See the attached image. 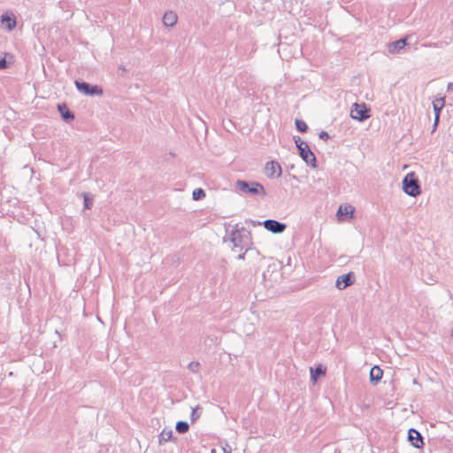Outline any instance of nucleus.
Masks as SVG:
<instances>
[{
  "instance_id": "1",
  "label": "nucleus",
  "mask_w": 453,
  "mask_h": 453,
  "mask_svg": "<svg viewBox=\"0 0 453 453\" xmlns=\"http://www.w3.org/2000/svg\"><path fill=\"white\" fill-rule=\"evenodd\" d=\"M226 242L233 244L232 250L234 251H248L252 246L250 232L245 227H238V226L224 238V242Z\"/></svg>"
},
{
  "instance_id": "2",
  "label": "nucleus",
  "mask_w": 453,
  "mask_h": 453,
  "mask_svg": "<svg viewBox=\"0 0 453 453\" xmlns=\"http://www.w3.org/2000/svg\"><path fill=\"white\" fill-rule=\"evenodd\" d=\"M235 187L243 194L260 196H266L264 186L257 181L248 182L242 180H238L235 183Z\"/></svg>"
},
{
  "instance_id": "3",
  "label": "nucleus",
  "mask_w": 453,
  "mask_h": 453,
  "mask_svg": "<svg viewBox=\"0 0 453 453\" xmlns=\"http://www.w3.org/2000/svg\"><path fill=\"white\" fill-rule=\"evenodd\" d=\"M403 191L413 197L421 193V188L414 173H409L403 180Z\"/></svg>"
},
{
  "instance_id": "4",
  "label": "nucleus",
  "mask_w": 453,
  "mask_h": 453,
  "mask_svg": "<svg viewBox=\"0 0 453 453\" xmlns=\"http://www.w3.org/2000/svg\"><path fill=\"white\" fill-rule=\"evenodd\" d=\"M369 111L365 104L355 103L350 111V117L362 122L370 118Z\"/></svg>"
},
{
  "instance_id": "5",
  "label": "nucleus",
  "mask_w": 453,
  "mask_h": 453,
  "mask_svg": "<svg viewBox=\"0 0 453 453\" xmlns=\"http://www.w3.org/2000/svg\"><path fill=\"white\" fill-rule=\"evenodd\" d=\"M298 150L300 157L307 165H310L313 168L317 167L316 157L311 150L307 142H300Z\"/></svg>"
},
{
  "instance_id": "6",
  "label": "nucleus",
  "mask_w": 453,
  "mask_h": 453,
  "mask_svg": "<svg viewBox=\"0 0 453 453\" xmlns=\"http://www.w3.org/2000/svg\"><path fill=\"white\" fill-rule=\"evenodd\" d=\"M77 89L87 96H102L103 89L97 85H90L85 81H75Z\"/></svg>"
},
{
  "instance_id": "7",
  "label": "nucleus",
  "mask_w": 453,
  "mask_h": 453,
  "mask_svg": "<svg viewBox=\"0 0 453 453\" xmlns=\"http://www.w3.org/2000/svg\"><path fill=\"white\" fill-rule=\"evenodd\" d=\"M265 228L273 234H281L286 228L287 225L281 222H279L274 219H266L263 222Z\"/></svg>"
},
{
  "instance_id": "8",
  "label": "nucleus",
  "mask_w": 453,
  "mask_h": 453,
  "mask_svg": "<svg viewBox=\"0 0 453 453\" xmlns=\"http://www.w3.org/2000/svg\"><path fill=\"white\" fill-rule=\"evenodd\" d=\"M265 172L266 176L271 179L279 178L282 173L281 166L276 161L266 163Z\"/></svg>"
},
{
  "instance_id": "9",
  "label": "nucleus",
  "mask_w": 453,
  "mask_h": 453,
  "mask_svg": "<svg viewBox=\"0 0 453 453\" xmlns=\"http://www.w3.org/2000/svg\"><path fill=\"white\" fill-rule=\"evenodd\" d=\"M408 438L412 446L417 449H421L424 445L423 438L418 431L411 428L408 433Z\"/></svg>"
},
{
  "instance_id": "10",
  "label": "nucleus",
  "mask_w": 453,
  "mask_h": 453,
  "mask_svg": "<svg viewBox=\"0 0 453 453\" xmlns=\"http://www.w3.org/2000/svg\"><path fill=\"white\" fill-rule=\"evenodd\" d=\"M354 275L352 273L342 274L336 280L335 286L338 289L342 290L353 283Z\"/></svg>"
},
{
  "instance_id": "11",
  "label": "nucleus",
  "mask_w": 453,
  "mask_h": 453,
  "mask_svg": "<svg viewBox=\"0 0 453 453\" xmlns=\"http://www.w3.org/2000/svg\"><path fill=\"white\" fill-rule=\"evenodd\" d=\"M445 104L444 97H440L433 102V108L435 114L434 118V127L437 126L440 118V112Z\"/></svg>"
},
{
  "instance_id": "12",
  "label": "nucleus",
  "mask_w": 453,
  "mask_h": 453,
  "mask_svg": "<svg viewBox=\"0 0 453 453\" xmlns=\"http://www.w3.org/2000/svg\"><path fill=\"white\" fill-rule=\"evenodd\" d=\"M58 110L65 121L71 122L74 119V114L68 109L65 104H58Z\"/></svg>"
},
{
  "instance_id": "13",
  "label": "nucleus",
  "mask_w": 453,
  "mask_h": 453,
  "mask_svg": "<svg viewBox=\"0 0 453 453\" xmlns=\"http://www.w3.org/2000/svg\"><path fill=\"white\" fill-rule=\"evenodd\" d=\"M407 44L406 39H400L388 44V52L390 54L398 53Z\"/></svg>"
},
{
  "instance_id": "14",
  "label": "nucleus",
  "mask_w": 453,
  "mask_h": 453,
  "mask_svg": "<svg viewBox=\"0 0 453 453\" xmlns=\"http://www.w3.org/2000/svg\"><path fill=\"white\" fill-rule=\"evenodd\" d=\"M383 376V371L378 366L374 365L370 371V381L372 384H377Z\"/></svg>"
},
{
  "instance_id": "15",
  "label": "nucleus",
  "mask_w": 453,
  "mask_h": 453,
  "mask_svg": "<svg viewBox=\"0 0 453 453\" xmlns=\"http://www.w3.org/2000/svg\"><path fill=\"white\" fill-rule=\"evenodd\" d=\"M1 22L6 27L7 30L12 31L16 27V19L8 14L1 16Z\"/></svg>"
},
{
  "instance_id": "16",
  "label": "nucleus",
  "mask_w": 453,
  "mask_h": 453,
  "mask_svg": "<svg viewBox=\"0 0 453 453\" xmlns=\"http://www.w3.org/2000/svg\"><path fill=\"white\" fill-rule=\"evenodd\" d=\"M177 15L173 12H165L163 17V23L166 27H173L177 22Z\"/></svg>"
},
{
  "instance_id": "17",
  "label": "nucleus",
  "mask_w": 453,
  "mask_h": 453,
  "mask_svg": "<svg viewBox=\"0 0 453 453\" xmlns=\"http://www.w3.org/2000/svg\"><path fill=\"white\" fill-rule=\"evenodd\" d=\"M310 372H311V378L313 380V383H316L318 378L326 373V368L320 365H318L316 368L311 367Z\"/></svg>"
},
{
  "instance_id": "18",
  "label": "nucleus",
  "mask_w": 453,
  "mask_h": 453,
  "mask_svg": "<svg viewBox=\"0 0 453 453\" xmlns=\"http://www.w3.org/2000/svg\"><path fill=\"white\" fill-rule=\"evenodd\" d=\"M173 437V430L169 429H164L161 434H159L158 441L159 444H163L164 442H166L170 441Z\"/></svg>"
},
{
  "instance_id": "19",
  "label": "nucleus",
  "mask_w": 453,
  "mask_h": 453,
  "mask_svg": "<svg viewBox=\"0 0 453 453\" xmlns=\"http://www.w3.org/2000/svg\"><path fill=\"white\" fill-rule=\"evenodd\" d=\"M175 428L178 433L185 434L188 431L189 425L186 421H178Z\"/></svg>"
},
{
  "instance_id": "20",
  "label": "nucleus",
  "mask_w": 453,
  "mask_h": 453,
  "mask_svg": "<svg viewBox=\"0 0 453 453\" xmlns=\"http://www.w3.org/2000/svg\"><path fill=\"white\" fill-rule=\"evenodd\" d=\"M354 212V209L349 205V206H340L338 211H337V214L339 216V218H342L343 215H348V214H350L352 216Z\"/></svg>"
},
{
  "instance_id": "21",
  "label": "nucleus",
  "mask_w": 453,
  "mask_h": 453,
  "mask_svg": "<svg viewBox=\"0 0 453 453\" xmlns=\"http://www.w3.org/2000/svg\"><path fill=\"white\" fill-rule=\"evenodd\" d=\"M205 196V192L203 188H196L192 193V197L194 200H201Z\"/></svg>"
},
{
  "instance_id": "22",
  "label": "nucleus",
  "mask_w": 453,
  "mask_h": 453,
  "mask_svg": "<svg viewBox=\"0 0 453 453\" xmlns=\"http://www.w3.org/2000/svg\"><path fill=\"white\" fill-rule=\"evenodd\" d=\"M296 127L299 132H305L308 128L307 124L301 119H296Z\"/></svg>"
},
{
  "instance_id": "23",
  "label": "nucleus",
  "mask_w": 453,
  "mask_h": 453,
  "mask_svg": "<svg viewBox=\"0 0 453 453\" xmlns=\"http://www.w3.org/2000/svg\"><path fill=\"white\" fill-rule=\"evenodd\" d=\"M188 368L191 372L197 373L200 368V364L199 362L192 361L188 364Z\"/></svg>"
},
{
  "instance_id": "24",
  "label": "nucleus",
  "mask_w": 453,
  "mask_h": 453,
  "mask_svg": "<svg viewBox=\"0 0 453 453\" xmlns=\"http://www.w3.org/2000/svg\"><path fill=\"white\" fill-rule=\"evenodd\" d=\"M201 415V411H199V408L193 409L191 412V420L192 422L196 421Z\"/></svg>"
},
{
  "instance_id": "25",
  "label": "nucleus",
  "mask_w": 453,
  "mask_h": 453,
  "mask_svg": "<svg viewBox=\"0 0 453 453\" xmlns=\"http://www.w3.org/2000/svg\"><path fill=\"white\" fill-rule=\"evenodd\" d=\"M92 204H93L92 200L90 198H88L87 195H84V206H85V208L86 209H90Z\"/></svg>"
},
{
  "instance_id": "26",
  "label": "nucleus",
  "mask_w": 453,
  "mask_h": 453,
  "mask_svg": "<svg viewBox=\"0 0 453 453\" xmlns=\"http://www.w3.org/2000/svg\"><path fill=\"white\" fill-rule=\"evenodd\" d=\"M319 136L320 139L325 140V141H326L329 138V134L326 131H321L319 133Z\"/></svg>"
},
{
  "instance_id": "27",
  "label": "nucleus",
  "mask_w": 453,
  "mask_h": 453,
  "mask_svg": "<svg viewBox=\"0 0 453 453\" xmlns=\"http://www.w3.org/2000/svg\"><path fill=\"white\" fill-rule=\"evenodd\" d=\"M7 66H8V65H7L6 59L4 58H0V70L5 69V68H7Z\"/></svg>"
},
{
  "instance_id": "28",
  "label": "nucleus",
  "mask_w": 453,
  "mask_h": 453,
  "mask_svg": "<svg viewBox=\"0 0 453 453\" xmlns=\"http://www.w3.org/2000/svg\"><path fill=\"white\" fill-rule=\"evenodd\" d=\"M294 139H295V142H296V144L297 149H299L300 142H303V141H302V140H301V138H300V137H298V136H297V137H294Z\"/></svg>"
},
{
  "instance_id": "29",
  "label": "nucleus",
  "mask_w": 453,
  "mask_h": 453,
  "mask_svg": "<svg viewBox=\"0 0 453 453\" xmlns=\"http://www.w3.org/2000/svg\"><path fill=\"white\" fill-rule=\"evenodd\" d=\"M245 254H246V251L244 250V252L239 254L238 256V259L240 260H244L245 259Z\"/></svg>"
},
{
  "instance_id": "30",
  "label": "nucleus",
  "mask_w": 453,
  "mask_h": 453,
  "mask_svg": "<svg viewBox=\"0 0 453 453\" xmlns=\"http://www.w3.org/2000/svg\"><path fill=\"white\" fill-rule=\"evenodd\" d=\"M453 88V83H449L448 85V90H451Z\"/></svg>"
},
{
  "instance_id": "31",
  "label": "nucleus",
  "mask_w": 453,
  "mask_h": 453,
  "mask_svg": "<svg viewBox=\"0 0 453 453\" xmlns=\"http://www.w3.org/2000/svg\"><path fill=\"white\" fill-rule=\"evenodd\" d=\"M119 70H121L122 73H124L127 71L124 66H119Z\"/></svg>"
},
{
  "instance_id": "32",
  "label": "nucleus",
  "mask_w": 453,
  "mask_h": 453,
  "mask_svg": "<svg viewBox=\"0 0 453 453\" xmlns=\"http://www.w3.org/2000/svg\"><path fill=\"white\" fill-rule=\"evenodd\" d=\"M434 47H440L438 43H434Z\"/></svg>"
},
{
  "instance_id": "33",
  "label": "nucleus",
  "mask_w": 453,
  "mask_h": 453,
  "mask_svg": "<svg viewBox=\"0 0 453 453\" xmlns=\"http://www.w3.org/2000/svg\"><path fill=\"white\" fill-rule=\"evenodd\" d=\"M250 223L253 225V226H256V223L254 221H250Z\"/></svg>"
},
{
  "instance_id": "34",
  "label": "nucleus",
  "mask_w": 453,
  "mask_h": 453,
  "mask_svg": "<svg viewBox=\"0 0 453 453\" xmlns=\"http://www.w3.org/2000/svg\"><path fill=\"white\" fill-rule=\"evenodd\" d=\"M224 452L225 453H230V451L228 452V450H226V449H224Z\"/></svg>"
},
{
  "instance_id": "35",
  "label": "nucleus",
  "mask_w": 453,
  "mask_h": 453,
  "mask_svg": "<svg viewBox=\"0 0 453 453\" xmlns=\"http://www.w3.org/2000/svg\"><path fill=\"white\" fill-rule=\"evenodd\" d=\"M224 452L225 453H230V451L228 452V450H226V449H224Z\"/></svg>"
},
{
  "instance_id": "36",
  "label": "nucleus",
  "mask_w": 453,
  "mask_h": 453,
  "mask_svg": "<svg viewBox=\"0 0 453 453\" xmlns=\"http://www.w3.org/2000/svg\"><path fill=\"white\" fill-rule=\"evenodd\" d=\"M451 336L453 337V329L451 330Z\"/></svg>"
}]
</instances>
